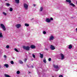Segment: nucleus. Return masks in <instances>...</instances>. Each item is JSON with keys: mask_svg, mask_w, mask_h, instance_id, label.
<instances>
[{"mask_svg": "<svg viewBox=\"0 0 77 77\" xmlns=\"http://www.w3.org/2000/svg\"><path fill=\"white\" fill-rule=\"evenodd\" d=\"M34 19L33 18H32L31 19V20H33Z\"/></svg>", "mask_w": 77, "mask_h": 77, "instance_id": "obj_37", "label": "nucleus"}, {"mask_svg": "<svg viewBox=\"0 0 77 77\" xmlns=\"http://www.w3.org/2000/svg\"><path fill=\"white\" fill-rule=\"evenodd\" d=\"M14 50L16 51L17 52H19V51H18V50L16 48H15L14 49Z\"/></svg>", "mask_w": 77, "mask_h": 77, "instance_id": "obj_26", "label": "nucleus"}, {"mask_svg": "<svg viewBox=\"0 0 77 77\" xmlns=\"http://www.w3.org/2000/svg\"><path fill=\"white\" fill-rule=\"evenodd\" d=\"M50 48L52 50H54L55 49V47L53 45H51L50 47Z\"/></svg>", "mask_w": 77, "mask_h": 77, "instance_id": "obj_10", "label": "nucleus"}, {"mask_svg": "<svg viewBox=\"0 0 77 77\" xmlns=\"http://www.w3.org/2000/svg\"><path fill=\"white\" fill-rule=\"evenodd\" d=\"M76 31H77V28H76Z\"/></svg>", "mask_w": 77, "mask_h": 77, "instance_id": "obj_41", "label": "nucleus"}, {"mask_svg": "<svg viewBox=\"0 0 77 77\" xmlns=\"http://www.w3.org/2000/svg\"><path fill=\"white\" fill-rule=\"evenodd\" d=\"M23 48L24 50H27V51L30 50V47L28 46H23Z\"/></svg>", "mask_w": 77, "mask_h": 77, "instance_id": "obj_3", "label": "nucleus"}, {"mask_svg": "<svg viewBox=\"0 0 77 77\" xmlns=\"http://www.w3.org/2000/svg\"><path fill=\"white\" fill-rule=\"evenodd\" d=\"M50 20H51V21H53V18H52V17H51L50 18Z\"/></svg>", "mask_w": 77, "mask_h": 77, "instance_id": "obj_32", "label": "nucleus"}, {"mask_svg": "<svg viewBox=\"0 0 77 77\" xmlns=\"http://www.w3.org/2000/svg\"><path fill=\"white\" fill-rule=\"evenodd\" d=\"M43 10V7H41L40 8L39 11L40 12H42Z\"/></svg>", "mask_w": 77, "mask_h": 77, "instance_id": "obj_12", "label": "nucleus"}, {"mask_svg": "<svg viewBox=\"0 0 77 77\" xmlns=\"http://www.w3.org/2000/svg\"><path fill=\"white\" fill-rule=\"evenodd\" d=\"M39 54L40 55V57H41V58H43V57L44 56V55H43V54H41V53H40Z\"/></svg>", "mask_w": 77, "mask_h": 77, "instance_id": "obj_15", "label": "nucleus"}, {"mask_svg": "<svg viewBox=\"0 0 77 77\" xmlns=\"http://www.w3.org/2000/svg\"><path fill=\"white\" fill-rule=\"evenodd\" d=\"M31 67H32V68H33V66H31Z\"/></svg>", "mask_w": 77, "mask_h": 77, "instance_id": "obj_40", "label": "nucleus"}, {"mask_svg": "<svg viewBox=\"0 0 77 77\" xmlns=\"http://www.w3.org/2000/svg\"><path fill=\"white\" fill-rule=\"evenodd\" d=\"M25 26L26 27H29V24L26 23L25 24Z\"/></svg>", "mask_w": 77, "mask_h": 77, "instance_id": "obj_18", "label": "nucleus"}, {"mask_svg": "<svg viewBox=\"0 0 77 77\" xmlns=\"http://www.w3.org/2000/svg\"><path fill=\"white\" fill-rule=\"evenodd\" d=\"M46 33H47V32H46L45 31H44L43 32V33L44 34V35H45V34H46Z\"/></svg>", "mask_w": 77, "mask_h": 77, "instance_id": "obj_28", "label": "nucleus"}, {"mask_svg": "<svg viewBox=\"0 0 77 77\" xmlns=\"http://www.w3.org/2000/svg\"><path fill=\"white\" fill-rule=\"evenodd\" d=\"M5 1H7V0H5Z\"/></svg>", "mask_w": 77, "mask_h": 77, "instance_id": "obj_43", "label": "nucleus"}, {"mask_svg": "<svg viewBox=\"0 0 77 77\" xmlns=\"http://www.w3.org/2000/svg\"><path fill=\"white\" fill-rule=\"evenodd\" d=\"M23 5L24 8V9H26V10L28 9V6H29V5H27V4L25 3L23 4Z\"/></svg>", "mask_w": 77, "mask_h": 77, "instance_id": "obj_4", "label": "nucleus"}, {"mask_svg": "<svg viewBox=\"0 0 77 77\" xmlns=\"http://www.w3.org/2000/svg\"><path fill=\"white\" fill-rule=\"evenodd\" d=\"M30 47L32 49H35V46L33 45H31Z\"/></svg>", "mask_w": 77, "mask_h": 77, "instance_id": "obj_11", "label": "nucleus"}, {"mask_svg": "<svg viewBox=\"0 0 77 77\" xmlns=\"http://www.w3.org/2000/svg\"><path fill=\"white\" fill-rule=\"evenodd\" d=\"M4 66H5L6 68H8L9 67V65L7 64H4Z\"/></svg>", "mask_w": 77, "mask_h": 77, "instance_id": "obj_14", "label": "nucleus"}, {"mask_svg": "<svg viewBox=\"0 0 77 77\" xmlns=\"http://www.w3.org/2000/svg\"><path fill=\"white\" fill-rule=\"evenodd\" d=\"M66 2L69 3V4L70 5V6H72V7H75V5L74 4L71 3V0H66Z\"/></svg>", "mask_w": 77, "mask_h": 77, "instance_id": "obj_1", "label": "nucleus"}, {"mask_svg": "<svg viewBox=\"0 0 77 77\" xmlns=\"http://www.w3.org/2000/svg\"><path fill=\"white\" fill-rule=\"evenodd\" d=\"M59 77H63L62 75H60L59 76Z\"/></svg>", "mask_w": 77, "mask_h": 77, "instance_id": "obj_34", "label": "nucleus"}, {"mask_svg": "<svg viewBox=\"0 0 77 77\" xmlns=\"http://www.w3.org/2000/svg\"><path fill=\"white\" fill-rule=\"evenodd\" d=\"M4 57L5 58H6V57H7L5 55H4Z\"/></svg>", "mask_w": 77, "mask_h": 77, "instance_id": "obj_35", "label": "nucleus"}, {"mask_svg": "<svg viewBox=\"0 0 77 77\" xmlns=\"http://www.w3.org/2000/svg\"><path fill=\"white\" fill-rule=\"evenodd\" d=\"M45 21L47 23H50L51 22V20L50 18H47L45 20Z\"/></svg>", "mask_w": 77, "mask_h": 77, "instance_id": "obj_8", "label": "nucleus"}, {"mask_svg": "<svg viewBox=\"0 0 77 77\" xmlns=\"http://www.w3.org/2000/svg\"><path fill=\"white\" fill-rule=\"evenodd\" d=\"M5 5L7 6H11V5L9 4V3H6Z\"/></svg>", "mask_w": 77, "mask_h": 77, "instance_id": "obj_19", "label": "nucleus"}, {"mask_svg": "<svg viewBox=\"0 0 77 77\" xmlns=\"http://www.w3.org/2000/svg\"><path fill=\"white\" fill-rule=\"evenodd\" d=\"M1 26L2 27V28L3 30L4 31L6 30V28H5V26L2 23L1 24Z\"/></svg>", "mask_w": 77, "mask_h": 77, "instance_id": "obj_5", "label": "nucleus"}, {"mask_svg": "<svg viewBox=\"0 0 77 77\" xmlns=\"http://www.w3.org/2000/svg\"><path fill=\"white\" fill-rule=\"evenodd\" d=\"M12 11H13V9L12 8H10V12H12Z\"/></svg>", "mask_w": 77, "mask_h": 77, "instance_id": "obj_23", "label": "nucleus"}, {"mask_svg": "<svg viewBox=\"0 0 77 77\" xmlns=\"http://www.w3.org/2000/svg\"><path fill=\"white\" fill-rule=\"evenodd\" d=\"M3 38V35H2V33L1 32L0 33V38Z\"/></svg>", "mask_w": 77, "mask_h": 77, "instance_id": "obj_17", "label": "nucleus"}, {"mask_svg": "<svg viewBox=\"0 0 77 77\" xmlns=\"http://www.w3.org/2000/svg\"><path fill=\"white\" fill-rule=\"evenodd\" d=\"M72 47V46L71 45H69V49H71Z\"/></svg>", "mask_w": 77, "mask_h": 77, "instance_id": "obj_13", "label": "nucleus"}, {"mask_svg": "<svg viewBox=\"0 0 77 77\" xmlns=\"http://www.w3.org/2000/svg\"><path fill=\"white\" fill-rule=\"evenodd\" d=\"M27 67H28V68L29 67V66L28 65H27Z\"/></svg>", "mask_w": 77, "mask_h": 77, "instance_id": "obj_38", "label": "nucleus"}, {"mask_svg": "<svg viewBox=\"0 0 77 77\" xmlns=\"http://www.w3.org/2000/svg\"><path fill=\"white\" fill-rule=\"evenodd\" d=\"M21 25L20 24H17L16 26H15L18 29L20 28V27H21Z\"/></svg>", "mask_w": 77, "mask_h": 77, "instance_id": "obj_9", "label": "nucleus"}, {"mask_svg": "<svg viewBox=\"0 0 77 77\" xmlns=\"http://www.w3.org/2000/svg\"><path fill=\"white\" fill-rule=\"evenodd\" d=\"M19 62L21 64H23V61H21V60H20L19 61Z\"/></svg>", "mask_w": 77, "mask_h": 77, "instance_id": "obj_20", "label": "nucleus"}, {"mask_svg": "<svg viewBox=\"0 0 77 77\" xmlns=\"http://www.w3.org/2000/svg\"><path fill=\"white\" fill-rule=\"evenodd\" d=\"M32 57L34 58H35V55H34L33 54H32Z\"/></svg>", "mask_w": 77, "mask_h": 77, "instance_id": "obj_30", "label": "nucleus"}, {"mask_svg": "<svg viewBox=\"0 0 77 77\" xmlns=\"http://www.w3.org/2000/svg\"><path fill=\"white\" fill-rule=\"evenodd\" d=\"M0 68H1V66H0Z\"/></svg>", "mask_w": 77, "mask_h": 77, "instance_id": "obj_45", "label": "nucleus"}, {"mask_svg": "<svg viewBox=\"0 0 77 77\" xmlns=\"http://www.w3.org/2000/svg\"><path fill=\"white\" fill-rule=\"evenodd\" d=\"M51 60V58H49L48 59V61H50Z\"/></svg>", "mask_w": 77, "mask_h": 77, "instance_id": "obj_31", "label": "nucleus"}, {"mask_svg": "<svg viewBox=\"0 0 77 77\" xmlns=\"http://www.w3.org/2000/svg\"><path fill=\"white\" fill-rule=\"evenodd\" d=\"M45 50H47V51H48V49H47V48L45 49Z\"/></svg>", "mask_w": 77, "mask_h": 77, "instance_id": "obj_39", "label": "nucleus"}, {"mask_svg": "<svg viewBox=\"0 0 77 77\" xmlns=\"http://www.w3.org/2000/svg\"><path fill=\"white\" fill-rule=\"evenodd\" d=\"M16 73L17 74H19L20 73V71L18 70L17 71Z\"/></svg>", "mask_w": 77, "mask_h": 77, "instance_id": "obj_24", "label": "nucleus"}, {"mask_svg": "<svg viewBox=\"0 0 77 77\" xmlns=\"http://www.w3.org/2000/svg\"><path fill=\"white\" fill-rule=\"evenodd\" d=\"M26 61H27V59L26 58H25L24 60V62H26Z\"/></svg>", "mask_w": 77, "mask_h": 77, "instance_id": "obj_33", "label": "nucleus"}, {"mask_svg": "<svg viewBox=\"0 0 77 77\" xmlns=\"http://www.w3.org/2000/svg\"><path fill=\"white\" fill-rule=\"evenodd\" d=\"M15 2L16 3L18 4L20 3V0H15Z\"/></svg>", "mask_w": 77, "mask_h": 77, "instance_id": "obj_16", "label": "nucleus"}, {"mask_svg": "<svg viewBox=\"0 0 77 77\" xmlns=\"http://www.w3.org/2000/svg\"><path fill=\"white\" fill-rule=\"evenodd\" d=\"M54 37L53 35L51 36L49 38V41H50L52 40H54Z\"/></svg>", "mask_w": 77, "mask_h": 77, "instance_id": "obj_6", "label": "nucleus"}, {"mask_svg": "<svg viewBox=\"0 0 77 77\" xmlns=\"http://www.w3.org/2000/svg\"><path fill=\"white\" fill-rule=\"evenodd\" d=\"M33 6L34 7H35V6H36V5L33 4Z\"/></svg>", "mask_w": 77, "mask_h": 77, "instance_id": "obj_36", "label": "nucleus"}, {"mask_svg": "<svg viewBox=\"0 0 77 77\" xmlns=\"http://www.w3.org/2000/svg\"><path fill=\"white\" fill-rule=\"evenodd\" d=\"M6 48L7 49L9 48V45H7L6 46Z\"/></svg>", "mask_w": 77, "mask_h": 77, "instance_id": "obj_27", "label": "nucleus"}, {"mask_svg": "<svg viewBox=\"0 0 77 77\" xmlns=\"http://www.w3.org/2000/svg\"><path fill=\"white\" fill-rule=\"evenodd\" d=\"M29 54H30V53H29Z\"/></svg>", "mask_w": 77, "mask_h": 77, "instance_id": "obj_46", "label": "nucleus"}, {"mask_svg": "<svg viewBox=\"0 0 77 77\" xmlns=\"http://www.w3.org/2000/svg\"><path fill=\"white\" fill-rule=\"evenodd\" d=\"M3 15H5V16H6V15H7V14H6V13L5 12H3Z\"/></svg>", "mask_w": 77, "mask_h": 77, "instance_id": "obj_22", "label": "nucleus"}, {"mask_svg": "<svg viewBox=\"0 0 77 77\" xmlns=\"http://www.w3.org/2000/svg\"><path fill=\"white\" fill-rule=\"evenodd\" d=\"M11 63L12 64V65H13V64H14V61H11Z\"/></svg>", "mask_w": 77, "mask_h": 77, "instance_id": "obj_25", "label": "nucleus"}, {"mask_svg": "<svg viewBox=\"0 0 77 77\" xmlns=\"http://www.w3.org/2000/svg\"><path fill=\"white\" fill-rule=\"evenodd\" d=\"M1 33V32L0 31V33Z\"/></svg>", "mask_w": 77, "mask_h": 77, "instance_id": "obj_44", "label": "nucleus"}, {"mask_svg": "<svg viewBox=\"0 0 77 77\" xmlns=\"http://www.w3.org/2000/svg\"><path fill=\"white\" fill-rule=\"evenodd\" d=\"M43 62H44V63H46V59H45L43 60Z\"/></svg>", "mask_w": 77, "mask_h": 77, "instance_id": "obj_29", "label": "nucleus"}, {"mask_svg": "<svg viewBox=\"0 0 77 77\" xmlns=\"http://www.w3.org/2000/svg\"><path fill=\"white\" fill-rule=\"evenodd\" d=\"M53 66L54 68L55 69V71H59V67L58 65H55V64H54Z\"/></svg>", "mask_w": 77, "mask_h": 77, "instance_id": "obj_2", "label": "nucleus"}, {"mask_svg": "<svg viewBox=\"0 0 77 77\" xmlns=\"http://www.w3.org/2000/svg\"><path fill=\"white\" fill-rule=\"evenodd\" d=\"M5 77H11V76H9V75H7V74H5Z\"/></svg>", "mask_w": 77, "mask_h": 77, "instance_id": "obj_21", "label": "nucleus"}, {"mask_svg": "<svg viewBox=\"0 0 77 77\" xmlns=\"http://www.w3.org/2000/svg\"><path fill=\"white\" fill-rule=\"evenodd\" d=\"M30 73V72H29V74Z\"/></svg>", "mask_w": 77, "mask_h": 77, "instance_id": "obj_42", "label": "nucleus"}, {"mask_svg": "<svg viewBox=\"0 0 77 77\" xmlns=\"http://www.w3.org/2000/svg\"><path fill=\"white\" fill-rule=\"evenodd\" d=\"M60 56L61 57V60H63V59H65V57L63 54H60Z\"/></svg>", "mask_w": 77, "mask_h": 77, "instance_id": "obj_7", "label": "nucleus"}, {"mask_svg": "<svg viewBox=\"0 0 77 77\" xmlns=\"http://www.w3.org/2000/svg\"><path fill=\"white\" fill-rule=\"evenodd\" d=\"M71 18H73V17H72Z\"/></svg>", "mask_w": 77, "mask_h": 77, "instance_id": "obj_47", "label": "nucleus"}]
</instances>
